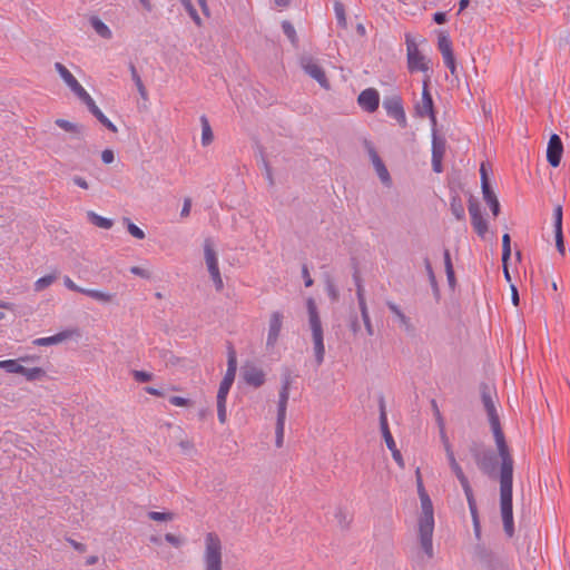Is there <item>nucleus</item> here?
Listing matches in <instances>:
<instances>
[{"mask_svg": "<svg viewBox=\"0 0 570 570\" xmlns=\"http://www.w3.org/2000/svg\"><path fill=\"white\" fill-rule=\"evenodd\" d=\"M243 377L248 385L259 387L265 382L264 372L255 366H249L244 370Z\"/></svg>", "mask_w": 570, "mask_h": 570, "instance_id": "obj_20", "label": "nucleus"}, {"mask_svg": "<svg viewBox=\"0 0 570 570\" xmlns=\"http://www.w3.org/2000/svg\"><path fill=\"white\" fill-rule=\"evenodd\" d=\"M553 228L554 232L562 230V207L560 205L553 209Z\"/></svg>", "mask_w": 570, "mask_h": 570, "instance_id": "obj_45", "label": "nucleus"}, {"mask_svg": "<svg viewBox=\"0 0 570 570\" xmlns=\"http://www.w3.org/2000/svg\"><path fill=\"white\" fill-rule=\"evenodd\" d=\"M451 212L458 219L464 218L465 210L459 197H453L451 199Z\"/></svg>", "mask_w": 570, "mask_h": 570, "instance_id": "obj_39", "label": "nucleus"}, {"mask_svg": "<svg viewBox=\"0 0 570 570\" xmlns=\"http://www.w3.org/2000/svg\"><path fill=\"white\" fill-rule=\"evenodd\" d=\"M0 367L3 368L7 373L19 374L22 372V365H20L17 360L0 361Z\"/></svg>", "mask_w": 570, "mask_h": 570, "instance_id": "obj_38", "label": "nucleus"}, {"mask_svg": "<svg viewBox=\"0 0 570 570\" xmlns=\"http://www.w3.org/2000/svg\"><path fill=\"white\" fill-rule=\"evenodd\" d=\"M430 76L423 80L422 88V98L415 106V112L419 117L425 118L429 117L431 120L432 127L436 126V117L434 112L433 99L429 89Z\"/></svg>", "mask_w": 570, "mask_h": 570, "instance_id": "obj_7", "label": "nucleus"}, {"mask_svg": "<svg viewBox=\"0 0 570 570\" xmlns=\"http://www.w3.org/2000/svg\"><path fill=\"white\" fill-rule=\"evenodd\" d=\"M446 150L445 138L438 136L435 127H432V157H444Z\"/></svg>", "mask_w": 570, "mask_h": 570, "instance_id": "obj_26", "label": "nucleus"}, {"mask_svg": "<svg viewBox=\"0 0 570 570\" xmlns=\"http://www.w3.org/2000/svg\"><path fill=\"white\" fill-rule=\"evenodd\" d=\"M87 216L89 222L99 228L109 229L114 225L111 219L102 217L95 212H88Z\"/></svg>", "mask_w": 570, "mask_h": 570, "instance_id": "obj_31", "label": "nucleus"}, {"mask_svg": "<svg viewBox=\"0 0 570 570\" xmlns=\"http://www.w3.org/2000/svg\"><path fill=\"white\" fill-rule=\"evenodd\" d=\"M232 384L222 381L217 393V402H226Z\"/></svg>", "mask_w": 570, "mask_h": 570, "instance_id": "obj_46", "label": "nucleus"}, {"mask_svg": "<svg viewBox=\"0 0 570 570\" xmlns=\"http://www.w3.org/2000/svg\"><path fill=\"white\" fill-rule=\"evenodd\" d=\"M209 275L214 282L216 289L222 291L224 287V283H223L219 269H217L216 272H209Z\"/></svg>", "mask_w": 570, "mask_h": 570, "instance_id": "obj_54", "label": "nucleus"}, {"mask_svg": "<svg viewBox=\"0 0 570 570\" xmlns=\"http://www.w3.org/2000/svg\"><path fill=\"white\" fill-rule=\"evenodd\" d=\"M301 67L311 78L316 80L321 87L328 89L330 82L325 76L323 68L312 57H302Z\"/></svg>", "mask_w": 570, "mask_h": 570, "instance_id": "obj_11", "label": "nucleus"}, {"mask_svg": "<svg viewBox=\"0 0 570 570\" xmlns=\"http://www.w3.org/2000/svg\"><path fill=\"white\" fill-rule=\"evenodd\" d=\"M204 570H223V546L219 537L209 532L205 537Z\"/></svg>", "mask_w": 570, "mask_h": 570, "instance_id": "obj_4", "label": "nucleus"}, {"mask_svg": "<svg viewBox=\"0 0 570 570\" xmlns=\"http://www.w3.org/2000/svg\"><path fill=\"white\" fill-rule=\"evenodd\" d=\"M370 156H371V160L373 163V166L377 173V176L380 177V179L382 180L383 184H390L391 183V177H390V174H389V170L386 169L384 163L382 161V159L380 158V156L377 155V153L374 150V149H371L370 150Z\"/></svg>", "mask_w": 570, "mask_h": 570, "instance_id": "obj_22", "label": "nucleus"}, {"mask_svg": "<svg viewBox=\"0 0 570 570\" xmlns=\"http://www.w3.org/2000/svg\"><path fill=\"white\" fill-rule=\"evenodd\" d=\"M432 403H433V406H434V409H435L438 423H439V425H440V428H441V439H442L443 443H445V442H446V441H449V440H448V436H446V434H445V432H444L443 419H442V416H441L440 411L438 410V406H436L435 401H433Z\"/></svg>", "mask_w": 570, "mask_h": 570, "instance_id": "obj_53", "label": "nucleus"}, {"mask_svg": "<svg viewBox=\"0 0 570 570\" xmlns=\"http://www.w3.org/2000/svg\"><path fill=\"white\" fill-rule=\"evenodd\" d=\"M130 72H131V78L138 89V92L139 95L141 96V98L146 99L147 98V90L141 81V78L140 76L138 75L137 72V69L136 67L131 63L130 65Z\"/></svg>", "mask_w": 570, "mask_h": 570, "instance_id": "obj_37", "label": "nucleus"}, {"mask_svg": "<svg viewBox=\"0 0 570 570\" xmlns=\"http://www.w3.org/2000/svg\"><path fill=\"white\" fill-rule=\"evenodd\" d=\"M63 283L66 285V287L70 291H73V292H78V293H81L82 294V291H85V288L78 286L70 277L66 276L65 279H63Z\"/></svg>", "mask_w": 570, "mask_h": 570, "instance_id": "obj_58", "label": "nucleus"}, {"mask_svg": "<svg viewBox=\"0 0 570 570\" xmlns=\"http://www.w3.org/2000/svg\"><path fill=\"white\" fill-rule=\"evenodd\" d=\"M173 517L174 515L170 512H156V511L148 512V518L154 521H170V520H173Z\"/></svg>", "mask_w": 570, "mask_h": 570, "instance_id": "obj_47", "label": "nucleus"}, {"mask_svg": "<svg viewBox=\"0 0 570 570\" xmlns=\"http://www.w3.org/2000/svg\"><path fill=\"white\" fill-rule=\"evenodd\" d=\"M438 48H439L440 52L442 53V56H444V55L449 56L450 52H453L451 39L449 38V36L446 33H444V32L440 33L439 39H438Z\"/></svg>", "mask_w": 570, "mask_h": 570, "instance_id": "obj_33", "label": "nucleus"}, {"mask_svg": "<svg viewBox=\"0 0 570 570\" xmlns=\"http://www.w3.org/2000/svg\"><path fill=\"white\" fill-rule=\"evenodd\" d=\"M130 273L136 275V276H140L142 278H148L149 277V273L146 269H144L141 267H138V266H132L130 268Z\"/></svg>", "mask_w": 570, "mask_h": 570, "instance_id": "obj_62", "label": "nucleus"}, {"mask_svg": "<svg viewBox=\"0 0 570 570\" xmlns=\"http://www.w3.org/2000/svg\"><path fill=\"white\" fill-rule=\"evenodd\" d=\"M424 267H425V271H426V274L429 276V281H430L431 285L432 286H436L435 274L433 272L432 264H431V262H430V259L428 257L424 258Z\"/></svg>", "mask_w": 570, "mask_h": 570, "instance_id": "obj_52", "label": "nucleus"}, {"mask_svg": "<svg viewBox=\"0 0 570 570\" xmlns=\"http://www.w3.org/2000/svg\"><path fill=\"white\" fill-rule=\"evenodd\" d=\"M55 69L69 88H71L78 81L61 62H56Z\"/></svg>", "mask_w": 570, "mask_h": 570, "instance_id": "obj_32", "label": "nucleus"}, {"mask_svg": "<svg viewBox=\"0 0 570 570\" xmlns=\"http://www.w3.org/2000/svg\"><path fill=\"white\" fill-rule=\"evenodd\" d=\"M55 279H56L55 275H46L43 277H40L35 283V289L42 291V289L47 288L48 286H50L55 282Z\"/></svg>", "mask_w": 570, "mask_h": 570, "instance_id": "obj_43", "label": "nucleus"}, {"mask_svg": "<svg viewBox=\"0 0 570 570\" xmlns=\"http://www.w3.org/2000/svg\"><path fill=\"white\" fill-rule=\"evenodd\" d=\"M383 108L389 117L395 119L402 127L406 126V116L403 108L402 98L399 95L385 97L383 100Z\"/></svg>", "mask_w": 570, "mask_h": 570, "instance_id": "obj_9", "label": "nucleus"}, {"mask_svg": "<svg viewBox=\"0 0 570 570\" xmlns=\"http://www.w3.org/2000/svg\"><path fill=\"white\" fill-rule=\"evenodd\" d=\"M124 223L127 225V230L132 237L137 239H144L146 237L145 232L131 223L129 218H124Z\"/></svg>", "mask_w": 570, "mask_h": 570, "instance_id": "obj_40", "label": "nucleus"}, {"mask_svg": "<svg viewBox=\"0 0 570 570\" xmlns=\"http://www.w3.org/2000/svg\"><path fill=\"white\" fill-rule=\"evenodd\" d=\"M190 208H191V199L190 198H185L184 205H183V208H181V212H180V216L181 217H187L190 214Z\"/></svg>", "mask_w": 570, "mask_h": 570, "instance_id": "obj_63", "label": "nucleus"}, {"mask_svg": "<svg viewBox=\"0 0 570 570\" xmlns=\"http://www.w3.org/2000/svg\"><path fill=\"white\" fill-rule=\"evenodd\" d=\"M82 294L105 304L112 302L115 297V294L91 288H85Z\"/></svg>", "mask_w": 570, "mask_h": 570, "instance_id": "obj_28", "label": "nucleus"}, {"mask_svg": "<svg viewBox=\"0 0 570 570\" xmlns=\"http://www.w3.org/2000/svg\"><path fill=\"white\" fill-rule=\"evenodd\" d=\"M282 29L289 41L295 45L297 42V36L294 26L289 21H283Z\"/></svg>", "mask_w": 570, "mask_h": 570, "instance_id": "obj_41", "label": "nucleus"}, {"mask_svg": "<svg viewBox=\"0 0 570 570\" xmlns=\"http://www.w3.org/2000/svg\"><path fill=\"white\" fill-rule=\"evenodd\" d=\"M70 90L80 99L82 100L88 92L83 89V87L77 81Z\"/></svg>", "mask_w": 570, "mask_h": 570, "instance_id": "obj_57", "label": "nucleus"}, {"mask_svg": "<svg viewBox=\"0 0 570 570\" xmlns=\"http://www.w3.org/2000/svg\"><path fill=\"white\" fill-rule=\"evenodd\" d=\"M444 266L449 284L453 286L455 284V277L449 249H444Z\"/></svg>", "mask_w": 570, "mask_h": 570, "instance_id": "obj_34", "label": "nucleus"}, {"mask_svg": "<svg viewBox=\"0 0 570 570\" xmlns=\"http://www.w3.org/2000/svg\"><path fill=\"white\" fill-rule=\"evenodd\" d=\"M444 65L449 68L452 75H455L456 72V65L453 52H450L449 56L444 55L442 56Z\"/></svg>", "mask_w": 570, "mask_h": 570, "instance_id": "obj_49", "label": "nucleus"}, {"mask_svg": "<svg viewBox=\"0 0 570 570\" xmlns=\"http://www.w3.org/2000/svg\"><path fill=\"white\" fill-rule=\"evenodd\" d=\"M482 194H483L484 200L490 206V209H491L493 216L497 217L500 213V204H499V200H498L494 191L491 189L489 183L483 184Z\"/></svg>", "mask_w": 570, "mask_h": 570, "instance_id": "obj_23", "label": "nucleus"}, {"mask_svg": "<svg viewBox=\"0 0 570 570\" xmlns=\"http://www.w3.org/2000/svg\"><path fill=\"white\" fill-rule=\"evenodd\" d=\"M473 557L482 570H507L505 561L483 544H476Z\"/></svg>", "mask_w": 570, "mask_h": 570, "instance_id": "obj_5", "label": "nucleus"}, {"mask_svg": "<svg viewBox=\"0 0 570 570\" xmlns=\"http://www.w3.org/2000/svg\"><path fill=\"white\" fill-rule=\"evenodd\" d=\"M101 160L105 163V164H111L114 160H115V154L111 149H105L102 153H101Z\"/></svg>", "mask_w": 570, "mask_h": 570, "instance_id": "obj_59", "label": "nucleus"}, {"mask_svg": "<svg viewBox=\"0 0 570 570\" xmlns=\"http://www.w3.org/2000/svg\"><path fill=\"white\" fill-rule=\"evenodd\" d=\"M200 125H202V144L203 146H208L212 144L214 139V135L212 131V127L209 125V121L206 116L200 117Z\"/></svg>", "mask_w": 570, "mask_h": 570, "instance_id": "obj_29", "label": "nucleus"}, {"mask_svg": "<svg viewBox=\"0 0 570 570\" xmlns=\"http://www.w3.org/2000/svg\"><path fill=\"white\" fill-rule=\"evenodd\" d=\"M465 497H466L469 510H470V513H471V517H472V521H473V530H474L475 538L480 539V537H481V527H480L478 509H476V502H475L473 492H470V494H465Z\"/></svg>", "mask_w": 570, "mask_h": 570, "instance_id": "obj_25", "label": "nucleus"}, {"mask_svg": "<svg viewBox=\"0 0 570 570\" xmlns=\"http://www.w3.org/2000/svg\"><path fill=\"white\" fill-rule=\"evenodd\" d=\"M188 400L181 396H171L169 399V403L175 406H186L188 404Z\"/></svg>", "mask_w": 570, "mask_h": 570, "instance_id": "obj_61", "label": "nucleus"}, {"mask_svg": "<svg viewBox=\"0 0 570 570\" xmlns=\"http://www.w3.org/2000/svg\"><path fill=\"white\" fill-rule=\"evenodd\" d=\"M554 237H556V246H557L558 252H559L561 255H564L566 248H564V243H563V234H562V230H560V232H554Z\"/></svg>", "mask_w": 570, "mask_h": 570, "instance_id": "obj_55", "label": "nucleus"}, {"mask_svg": "<svg viewBox=\"0 0 570 570\" xmlns=\"http://www.w3.org/2000/svg\"><path fill=\"white\" fill-rule=\"evenodd\" d=\"M217 415L220 423L226 422L227 411H226V402H217Z\"/></svg>", "mask_w": 570, "mask_h": 570, "instance_id": "obj_56", "label": "nucleus"}, {"mask_svg": "<svg viewBox=\"0 0 570 570\" xmlns=\"http://www.w3.org/2000/svg\"><path fill=\"white\" fill-rule=\"evenodd\" d=\"M358 106L366 112H374L380 106V95L374 88L364 89L357 97Z\"/></svg>", "mask_w": 570, "mask_h": 570, "instance_id": "obj_13", "label": "nucleus"}, {"mask_svg": "<svg viewBox=\"0 0 570 570\" xmlns=\"http://www.w3.org/2000/svg\"><path fill=\"white\" fill-rule=\"evenodd\" d=\"M302 276L304 278V284L306 287H311L313 285V279L309 275L308 268L306 265H303L302 267Z\"/></svg>", "mask_w": 570, "mask_h": 570, "instance_id": "obj_60", "label": "nucleus"}, {"mask_svg": "<svg viewBox=\"0 0 570 570\" xmlns=\"http://www.w3.org/2000/svg\"><path fill=\"white\" fill-rule=\"evenodd\" d=\"M451 470L452 472L455 474V476L458 478L463 491H464V494H470V492H473L472 491V488L470 485V482L468 480V478L465 476L462 468L460 466V464H454L453 466H451Z\"/></svg>", "mask_w": 570, "mask_h": 570, "instance_id": "obj_30", "label": "nucleus"}, {"mask_svg": "<svg viewBox=\"0 0 570 570\" xmlns=\"http://www.w3.org/2000/svg\"><path fill=\"white\" fill-rule=\"evenodd\" d=\"M306 307L308 313V325L312 332L315 361L316 365L320 366L323 364L325 357L323 326L317 311V306L312 297L307 298Z\"/></svg>", "mask_w": 570, "mask_h": 570, "instance_id": "obj_3", "label": "nucleus"}, {"mask_svg": "<svg viewBox=\"0 0 570 570\" xmlns=\"http://www.w3.org/2000/svg\"><path fill=\"white\" fill-rule=\"evenodd\" d=\"M285 419L286 417H277L276 422V445L278 448L283 444Z\"/></svg>", "mask_w": 570, "mask_h": 570, "instance_id": "obj_44", "label": "nucleus"}, {"mask_svg": "<svg viewBox=\"0 0 570 570\" xmlns=\"http://www.w3.org/2000/svg\"><path fill=\"white\" fill-rule=\"evenodd\" d=\"M237 371L236 352L233 347L228 350L227 370L222 381L233 385Z\"/></svg>", "mask_w": 570, "mask_h": 570, "instance_id": "obj_24", "label": "nucleus"}, {"mask_svg": "<svg viewBox=\"0 0 570 570\" xmlns=\"http://www.w3.org/2000/svg\"><path fill=\"white\" fill-rule=\"evenodd\" d=\"M356 296H357L358 308L361 312V316H362L366 333L370 336H372L374 334V330H373V325L371 322V317L368 314V309H367V305H366V301H365V296H364V287L360 283V281H357V284H356Z\"/></svg>", "mask_w": 570, "mask_h": 570, "instance_id": "obj_16", "label": "nucleus"}, {"mask_svg": "<svg viewBox=\"0 0 570 570\" xmlns=\"http://www.w3.org/2000/svg\"><path fill=\"white\" fill-rule=\"evenodd\" d=\"M334 10H335L337 22L341 26H345L346 20H345V11H344L343 4L340 2H336L334 6Z\"/></svg>", "mask_w": 570, "mask_h": 570, "instance_id": "obj_51", "label": "nucleus"}, {"mask_svg": "<svg viewBox=\"0 0 570 570\" xmlns=\"http://www.w3.org/2000/svg\"><path fill=\"white\" fill-rule=\"evenodd\" d=\"M19 374L23 375L28 381H36L45 376V371L41 367L28 368L22 366V372Z\"/></svg>", "mask_w": 570, "mask_h": 570, "instance_id": "obj_35", "label": "nucleus"}, {"mask_svg": "<svg viewBox=\"0 0 570 570\" xmlns=\"http://www.w3.org/2000/svg\"><path fill=\"white\" fill-rule=\"evenodd\" d=\"M56 125L66 131L79 132L78 126L65 119H57Z\"/></svg>", "mask_w": 570, "mask_h": 570, "instance_id": "obj_48", "label": "nucleus"}, {"mask_svg": "<svg viewBox=\"0 0 570 570\" xmlns=\"http://www.w3.org/2000/svg\"><path fill=\"white\" fill-rule=\"evenodd\" d=\"M204 255L208 273L219 269L217 253L215 252L213 242L209 238L204 243Z\"/></svg>", "mask_w": 570, "mask_h": 570, "instance_id": "obj_21", "label": "nucleus"}, {"mask_svg": "<svg viewBox=\"0 0 570 570\" xmlns=\"http://www.w3.org/2000/svg\"><path fill=\"white\" fill-rule=\"evenodd\" d=\"M407 67L410 71H429V65L425 57L420 52L414 41L406 38Z\"/></svg>", "mask_w": 570, "mask_h": 570, "instance_id": "obj_10", "label": "nucleus"}, {"mask_svg": "<svg viewBox=\"0 0 570 570\" xmlns=\"http://www.w3.org/2000/svg\"><path fill=\"white\" fill-rule=\"evenodd\" d=\"M492 390L488 385L481 387V399L488 414L491 430L494 435L498 454L501 459L500 466V511L503 522V530L509 538L514 534V521L512 509V484H513V458L500 424V417L493 401Z\"/></svg>", "mask_w": 570, "mask_h": 570, "instance_id": "obj_1", "label": "nucleus"}, {"mask_svg": "<svg viewBox=\"0 0 570 570\" xmlns=\"http://www.w3.org/2000/svg\"><path fill=\"white\" fill-rule=\"evenodd\" d=\"M471 453L480 471L492 476L497 466L495 454L490 450H479L476 445L471 448Z\"/></svg>", "mask_w": 570, "mask_h": 570, "instance_id": "obj_8", "label": "nucleus"}, {"mask_svg": "<svg viewBox=\"0 0 570 570\" xmlns=\"http://www.w3.org/2000/svg\"><path fill=\"white\" fill-rule=\"evenodd\" d=\"M511 238L509 234L502 236V262L507 263L511 255Z\"/></svg>", "mask_w": 570, "mask_h": 570, "instance_id": "obj_42", "label": "nucleus"}, {"mask_svg": "<svg viewBox=\"0 0 570 570\" xmlns=\"http://www.w3.org/2000/svg\"><path fill=\"white\" fill-rule=\"evenodd\" d=\"M90 112L97 118V120L112 132L117 131V127L104 115V112L95 107Z\"/></svg>", "mask_w": 570, "mask_h": 570, "instance_id": "obj_36", "label": "nucleus"}, {"mask_svg": "<svg viewBox=\"0 0 570 570\" xmlns=\"http://www.w3.org/2000/svg\"><path fill=\"white\" fill-rule=\"evenodd\" d=\"M186 11L188 12V14L190 16V18L194 20V22H195L197 26H200V24H202L200 17L198 16L197 10L194 8V6H191L190 8H188Z\"/></svg>", "mask_w": 570, "mask_h": 570, "instance_id": "obj_64", "label": "nucleus"}, {"mask_svg": "<svg viewBox=\"0 0 570 570\" xmlns=\"http://www.w3.org/2000/svg\"><path fill=\"white\" fill-rule=\"evenodd\" d=\"M562 153H563V145H562L561 138L557 134L551 135L549 142H548V148H547L548 163L552 167H558L561 161Z\"/></svg>", "mask_w": 570, "mask_h": 570, "instance_id": "obj_15", "label": "nucleus"}, {"mask_svg": "<svg viewBox=\"0 0 570 570\" xmlns=\"http://www.w3.org/2000/svg\"><path fill=\"white\" fill-rule=\"evenodd\" d=\"M75 334H76V331H73V330H65V331H61L52 336L36 338L33 341V344L36 346L56 345V344L62 343V342L71 338Z\"/></svg>", "mask_w": 570, "mask_h": 570, "instance_id": "obj_17", "label": "nucleus"}, {"mask_svg": "<svg viewBox=\"0 0 570 570\" xmlns=\"http://www.w3.org/2000/svg\"><path fill=\"white\" fill-rule=\"evenodd\" d=\"M90 24L94 28V30L104 39H111L112 32L110 28L98 17H91L90 18Z\"/></svg>", "mask_w": 570, "mask_h": 570, "instance_id": "obj_27", "label": "nucleus"}, {"mask_svg": "<svg viewBox=\"0 0 570 570\" xmlns=\"http://www.w3.org/2000/svg\"><path fill=\"white\" fill-rule=\"evenodd\" d=\"M468 209L475 233L480 237H484L488 233V223L482 216L480 204L472 196L469 199Z\"/></svg>", "mask_w": 570, "mask_h": 570, "instance_id": "obj_12", "label": "nucleus"}, {"mask_svg": "<svg viewBox=\"0 0 570 570\" xmlns=\"http://www.w3.org/2000/svg\"><path fill=\"white\" fill-rule=\"evenodd\" d=\"M380 428H381L384 441L386 443V446L391 451L394 461L397 463L399 466L404 468V461H403L402 454L397 450L395 441H394V439L391 434V431L389 429L385 404H384L383 399L380 400Z\"/></svg>", "mask_w": 570, "mask_h": 570, "instance_id": "obj_6", "label": "nucleus"}, {"mask_svg": "<svg viewBox=\"0 0 570 570\" xmlns=\"http://www.w3.org/2000/svg\"><path fill=\"white\" fill-rule=\"evenodd\" d=\"M283 314L281 312H273L268 322V333L266 338L267 347H274L278 341L279 333L283 326Z\"/></svg>", "mask_w": 570, "mask_h": 570, "instance_id": "obj_14", "label": "nucleus"}, {"mask_svg": "<svg viewBox=\"0 0 570 570\" xmlns=\"http://www.w3.org/2000/svg\"><path fill=\"white\" fill-rule=\"evenodd\" d=\"M416 483L421 501V514L417 521L419 539L424 553L431 559L434 556L432 541L434 531V511L432 501L424 489L420 470H416Z\"/></svg>", "mask_w": 570, "mask_h": 570, "instance_id": "obj_2", "label": "nucleus"}, {"mask_svg": "<svg viewBox=\"0 0 570 570\" xmlns=\"http://www.w3.org/2000/svg\"><path fill=\"white\" fill-rule=\"evenodd\" d=\"M291 377L286 375L283 379L277 404V417H286L287 402L289 399Z\"/></svg>", "mask_w": 570, "mask_h": 570, "instance_id": "obj_18", "label": "nucleus"}, {"mask_svg": "<svg viewBox=\"0 0 570 570\" xmlns=\"http://www.w3.org/2000/svg\"><path fill=\"white\" fill-rule=\"evenodd\" d=\"M132 376L137 382L145 383L153 379V374L145 371H132Z\"/></svg>", "mask_w": 570, "mask_h": 570, "instance_id": "obj_50", "label": "nucleus"}, {"mask_svg": "<svg viewBox=\"0 0 570 570\" xmlns=\"http://www.w3.org/2000/svg\"><path fill=\"white\" fill-rule=\"evenodd\" d=\"M391 313L397 318L400 326L406 332V333H413L414 332V325L409 316H406L402 309L393 302L386 303Z\"/></svg>", "mask_w": 570, "mask_h": 570, "instance_id": "obj_19", "label": "nucleus"}]
</instances>
